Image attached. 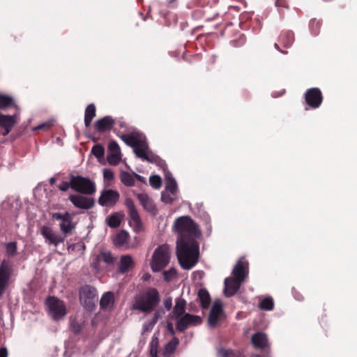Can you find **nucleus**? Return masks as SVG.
<instances>
[{
  "mask_svg": "<svg viewBox=\"0 0 357 357\" xmlns=\"http://www.w3.org/2000/svg\"><path fill=\"white\" fill-rule=\"evenodd\" d=\"M178 234L176 243V255L182 268L191 269L198 261L199 255L197 238L201 233L198 226L188 216L178 218L175 221Z\"/></svg>",
  "mask_w": 357,
  "mask_h": 357,
  "instance_id": "1",
  "label": "nucleus"
},
{
  "mask_svg": "<svg viewBox=\"0 0 357 357\" xmlns=\"http://www.w3.org/2000/svg\"><path fill=\"white\" fill-rule=\"evenodd\" d=\"M160 302V296L157 289L151 287L135 297L132 309L145 314L153 312Z\"/></svg>",
  "mask_w": 357,
  "mask_h": 357,
  "instance_id": "2",
  "label": "nucleus"
},
{
  "mask_svg": "<svg viewBox=\"0 0 357 357\" xmlns=\"http://www.w3.org/2000/svg\"><path fill=\"white\" fill-rule=\"evenodd\" d=\"M170 259L169 247L167 245L158 246L154 251L151 261V267L153 272H159L167 266Z\"/></svg>",
  "mask_w": 357,
  "mask_h": 357,
  "instance_id": "3",
  "label": "nucleus"
},
{
  "mask_svg": "<svg viewBox=\"0 0 357 357\" xmlns=\"http://www.w3.org/2000/svg\"><path fill=\"white\" fill-rule=\"evenodd\" d=\"M119 137L126 144L133 148L136 155L139 153V150L148 148L145 135L139 131H132L130 133L119 135Z\"/></svg>",
  "mask_w": 357,
  "mask_h": 357,
  "instance_id": "4",
  "label": "nucleus"
},
{
  "mask_svg": "<svg viewBox=\"0 0 357 357\" xmlns=\"http://www.w3.org/2000/svg\"><path fill=\"white\" fill-rule=\"evenodd\" d=\"M79 300L86 310L93 311L98 301L96 289L89 284L82 286L79 289Z\"/></svg>",
  "mask_w": 357,
  "mask_h": 357,
  "instance_id": "5",
  "label": "nucleus"
},
{
  "mask_svg": "<svg viewBox=\"0 0 357 357\" xmlns=\"http://www.w3.org/2000/svg\"><path fill=\"white\" fill-rule=\"evenodd\" d=\"M72 189L76 192L91 195L96 192L95 183L89 178L71 175Z\"/></svg>",
  "mask_w": 357,
  "mask_h": 357,
  "instance_id": "6",
  "label": "nucleus"
},
{
  "mask_svg": "<svg viewBox=\"0 0 357 357\" xmlns=\"http://www.w3.org/2000/svg\"><path fill=\"white\" fill-rule=\"evenodd\" d=\"M47 305L49 312L54 320H59L66 316V305L60 299L54 296H50L47 299Z\"/></svg>",
  "mask_w": 357,
  "mask_h": 357,
  "instance_id": "7",
  "label": "nucleus"
},
{
  "mask_svg": "<svg viewBox=\"0 0 357 357\" xmlns=\"http://www.w3.org/2000/svg\"><path fill=\"white\" fill-rule=\"evenodd\" d=\"M323 99L322 92L319 88H310L305 93V102L312 109L319 108Z\"/></svg>",
  "mask_w": 357,
  "mask_h": 357,
  "instance_id": "8",
  "label": "nucleus"
},
{
  "mask_svg": "<svg viewBox=\"0 0 357 357\" xmlns=\"http://www.w3.org/2000/svg\"><path fill=\"white\" fill-rule=\"evenodd\" d=\"M177 319L176 329L181 333L184 332L190 326H197L202 323L200 317L189 313H185Z\"/></svg>",
  "mask_w": 357,
  "mask_h": 357,
  "instance_id": "9",
  "label": "nucleus"
},
{
  "mask_svg": "<svg viewBox=\"0 0 357 357\" xmlns=\"http://www.w3.org/2000/svg\"><path fill=\"white\" fill-rule=\"evenodd\" d=\"M120 194L114 190L107 189L101 192L98 198V204L102 206L113 207L119 202Z\"/></svg>",
  "mask_w": 357,
  "mask_h": 357,
  "instance_id": "10",
  "label": "nucleus"
},
{
  "mask_svg": "<svg viewBox=\"0 0 357 357\" xmlns=\"http://www.w3.org/2000/svg\"><path fill=\"white\" fill-rule=\"evenodd\" d=\"M11 273L12 268L10 261L3 260L0 264V297L8 284Z\"/></svg>",
  "mask_w": 357,
  "mask_h": 357,
  "instance_id": "11",
  "label": "nucleus"
},
{
  "mask_svg": "<svg viewBox=\"0 0 357 357\" xmlns=\"http://www.w3.org/2000/svg\"><path fill=\"white\" fill-rule=\"evenodd\" d=\"M40 234L45 239V243L48 245H53L57 247L60 243L64 241V238L59 234H56L53 229L47 226H43L40 229Z\"/></svg>",
  "mask_w": 357,
  "mask_h": 357,
  "instance_id": "12",
  "label": "nucleus"
},
{
  "mask_svg": "<svg viewBox=\"0 0 357 357\" xmlns=\"http://www.w3.org/2000/svg\"><path fill=\"white\" fill-rule=\"evenodd\" d=\"M69 200L75 207L86 210L92 208L95 204L93 198L80 195H71Z\"/></svg>",
  "mask_w": 357,
  "mask_h": 357,
  "instance_id": "13",
  "label": "nucleus"
},
{
  "mask_svg": "<svg viewBox=\"0 0 357 357\" xmlns=\"http://www.w3.org/2000/svg\"><path fill=\"white\" fill-rule=\"evenodd\" d=\"M16 123L15 116L5 115L0 112V135H8Z\"/></svg>",
  "mask_w": 357,
  "mask_h": 357,
  "instance_id": "14",
  "label": "nucleus"
},
{
  "mask_svg": "<svg viewBox=\"0 0 357 357\" xmlns=\"http://www.w3.org/2000/svg\"><path fill=\"white\" fill-rule=\"evenodd\" d=\"M294 41V33L292 31L284 30L281 31L278 37V43H275L274 47L278 50L285 53L280 50V46L285 48L289 47Z\"/></svg>",
  "mask_w": 357,
  "mask_h": 357,
  "instance_id": "15",
  "label": "nucleus"
},
{
  "mask_svg": "<svg viewBox=\"0 0 357 357\" xmlns=\"http://www.w3.org/2000/svg\"><path fill=\"white\" fill-rule=\"evenodd\" d=\"M116 120L111 116H105L95 122L94 128L98 132L111 130L115 126Z\"/></svg>",
  "mask_w": 357,
  "mask_h": 357,
  "instance_id": "16",
  "label": "nucleus"
},
{
  "mask_svg": "<svg viewBox=\"0 0 357 357\" xmlns=\"http://www.w3.org/2000/svg\"><path fill=\"white\" fill-rule=\"evenodd\" d=\"M222 311L223 308L221 302L215 301L211 309L208 319V324L211 327L216 326Z\"/></svg>",
  "mask_w": 357,
  "mask_h": 357,
  "instance_id": "17",
  "label": "nucleus"
},
{
  "mask_svg": "<svg viewBox=\"0 0 357 357\" xmlns=\"http://www.w3.org/2000/svg\"><path fill=\"white\" fill-rule=\"evenodd\" d=\"M125 205L128 209V214L130 220L132 221L137 228L142 227V222L138 211L135 206L134 202L131 198H126Z\"/></svg>",
  "mask_w": 357,
  "mask_h": 357,
  "instance_id": "18",
  "label": "nucleus"
},
{
  "mask_svg": "<svg viewBox=\"0 0 357 357\" xmlns=\"http://www.w3.org/2000/svg\"><path fill=\"white\" fill-rule=\"evenodd\" d=\"M248 274V264L241 260L238 261L232 271L234 278H236L240 282H244L245 278Z\"/></svg>",
  "mask_w": 357,
  "mask_h": 357,
  "instance_id": "19",
  "label": "nucleus"
},
{
  "mask_svg": "<svg viewBox=\"0 0 357 357\" xmlns=\"http://www.w3.org/2000/svg\"><path fill=\"white\" fill-rule=\"evenodd\" d=\"M243 282H240L235 278H227L225 280V294L227 296L234 295L239 289Z\"/></svg>",
  "mask_w": 357,
  "mask_h": 357,
  "instance_id": "20",
  "label": "nucleus"
},
{
  "mask_svg": "<svg viewBox=\"0 0 357 357\" xmlns=\"http://www.w3.org/2000/svg\"><path fill=\"white\" fill-rule=\"evenodd\" d=\"M251 342L257 349H264L268 346V339L264 333L257 332L252 335Z\"/></svg>",
  "mask_w": 357,
  "mask_h": 357,
  "instance_id": "21",
  "label": "nucleus"
},
{
  "mask_svg": "<svg viewBox=\"0 0 357 357\" xmlns=\"http://www.w3.org/2000/svg\"><path fill=\"white\" fill-rule=\"evenodd\" d=\"M137 199L144 208L149 212L155 213L156 208L153 200L146 194H137Z\"/></svg>",
  "mask_w": 357,
  "mask_h": 357,
  "instance_id": "22",
  "label": "nucleus"
},
{
  "mask_svg": "<svg viewBox=\"0 0 357 357\" xmlns=\"http://www.w3.org/2000/svg\"><path fill=\"white\" fill-rule=\"evenodd\" d=\"M138 152L139 153H137V157L141 158L143 160L148 161L151 163H158L160 160L159 156L149 150V147L144 148L142 150H139Z\"/></svg>",
  "mask_w": 357,
  "mask_h": 357,
  "instance_id": "23",
  "label": "nucleus"
},
{
  "mask_svg": "<svg viewBox=\"0 0 357 357\" xmlns=\"http://www.w3.org/2000/svg\"><path fill=\"white\" fill-rule=\"evenodd\" d=\"M134 266V261L132 257L130 255H123L121 257L119 265V270L121 273H125L128 272L130 268H132Z\"/></svg>",
  "mask_w": 357,
  "mask_h": 357,
  "instance_id": "24",
  "label": "nucleus"
},
{
  "mask_svg": "<svg viewBox=\"0 0 357 357\" xmlns=\"http://www.w3.org/2000/svg\"><path fill=\"white\" fill-rule=\"evenodd\" d=\"M186 308V301L183 298H177L176 304L173 309V313L176 318L183 315Z\"/></svg>",
  "mask_w": 357,
  "mask_h": 357,
  "instance_id": "25",
  "label": "nucleus"
},
{
  "mask_svg": "<svg viewBox=\"0 0 357 357\" xmlns=\"http://www.w3.org/2000/svg\"><path fill=\"white\" fill-rule=\"evenodd\" d=\"M96 109L94 104H89L84 112V124L86 128L91 126L93 119L96 116Z\"/></svg>",
  "mask_w": 357,
  "mask_h": 357,
  "instance_id": "26",
  "label": "nucleus"
},
{
  "mask_svg": "<svg viewBox=\"0 0 357 357\" xmlns=\"http://www.w3.org/2000/svg\"><path fill=\"white\" fill-rule=\"evenodd\" d=\"M198 298L203 309H207L211 304V296L206 289H200L198 291Z\"/></svg>",
  "mask_w": 357,
  "mask_h": 357,
  "instance_id": "27",
  "label": "nucleus"
},
{
  "mask_svg": "<svg viewBox=\"0 0 357 357\" xmlns=\"http://www.w3.org/2000/svg\"><path fill=\"white\" fill-rule=\"evenodd\" d=\"M121 218L122 215L120 213H114L106 219L107 224L111 228H116L121 225Z\"/></svg>",
  "mask_w": 357,
  "mask_h": 357,
  "instance_id": "28",
  "label": "nucleus"
},
{
  "mask_svg": "<svg viewBox=\"0 0 357 357\" xmlns=\"http://www.w3.org/2000/svg\"><path fill=\"white\" fill-rule=\"evenodd\" d=\"M121 181L126 186L131 187L135 185L134 174H131L127 172H121L120 174Z\"/></svg>",
  "mask_w": 357,
  "mask_h": 357,
  "instance_id": "29",
  "label": "nucleus"
},
{
  "mask_svg": "<svg viewBox=\"0 0 357 357\" xmlns=\"http://www.w3.org/2000/svg\"><path fill=\"white\" fill-rule=\"evenodd\" d=\"M179 344V340L178 337H174L166 345L165 347V353L166 354H173L178 344Z\"/></svg>",
  "mask_w": 357,
  "mask_h": 357,
  "instance_id": "30",
  "label": "nucleus"
},
{
  "mask_svg": "<svg viewBox=\"0 0 357 357\" xmlns=\"http://www.w3.org/2000/svg\"><path fill=\"white\" fill-rule=\"evenodd\" d=\"M128 238V234L125 231H121L119 233L116 234L114 239V243L116 245H123L125 244Z\"/></svg>",
  "mask_w": 357,
  "mask_h": 357,
  "instance_id": "31",
  "label": "nucleus"
},
{
  "mask_svg": "<svg viewBox=\"0 0 357 357\" xmlns=\"http://www.w3.org/2000/svg\"><path fill=\"white\" fill-rule=\"evenodd\" d=\"M259 307L263 310H272L274 307V302L272 298L267 297L261 301Z\"/></svg>",
  "mask_w": 357,
  "mask_h": 357,
  "instance_id": "32",
  "label": "nucleus"
},
{
  "mask_svg": "<svg viewBox=\"0 0 357 357\" xmlns=\"http://www.w3.org/2000/svg\"><path fill=\"white\" fill-rule=\"evenodd\" d=\"M113 300V294L111 292H107L102 296L100 301V305L102 308L107 307Z\"/></svg>",
  "mask_w": 357,
  "mask_h": 357,
  "instance_id": "33",
  "label": "nucleus"
},
{
  "mask_svg": "<svg viewBox=\"0 0 357 357\" xmlns=\"http://www.w3.org/2000/svg\"><path fill=\"white\" fill-rule=\"evenodd\" d=\"M59 227L61 232L66 235L72 231L75 228V225L73 223V219H70V222H61Z\"/></svg>",
  "mask_w": 357,
  "mask_h": 357,
  "instance_id": "34",
  "label": "nucleus"
},
{
  "mask_svg": "<svg viewBox=\"0 0 357 357\" xmlns=\"http://www.w3.org/2000/svg\"><path fill=\"white\" fill-rule=\"evenodd\" d=\"M321 26V21L317 20V19H312L310 22V29L312 33L314 35L319 34L320 31V29Z\"/></svg>",
  "mask_w": 357,
  "mask_h": 357,
  "instance_id": "35",
  "label": "nucleus"
},
{
  "mask_svg": "<svg viewBox=\"0 0 357 357\" xmlns=\"http://www.w3.org/2000/svg\"><path fill=\"white\" fill-rule=\"evenodd\" d=\"M6 254L9 257H14L17 254V242L13 241L6 243Z\"/></svg>",
  "mask_w": 357,
  "mask_h": 357,
  "instance_id": "36",
  "label": "nucleus"
},
{
  "mask_svg": "<svg viewBox=\"0 0 357 357\" xmlns=\"http://www.w3.org/2000/svg\"><path fill=\"white\" fill-rule=\"evenodd\" d=\"M91 153L93 154L97 158H101L104 156L105 154V148L101 144H96L92 147Z\"/></svg>",
  "mask_w": 357,
  "mask_h": 357,
  "instance_id": "37",
  "label": "nucleus"
},
{
  "mask_svg": "<svg viewBox=\"0 0 357 357\" xmlns=\"http://www.w3.org/2000/svg\"><path fill=\"white\" fill-rule=\"evenodd\" d=\"M165 189L167 192H170L172 195H174L177 190V184L176 181L173 178H170L167 179Z\"/></svg>",
  "mask_w": 357,
  "mask_h": 357,
  "instance_id": "38",
  "label": "nucleus"
},
{
  "mask_svg": "<svg viewBox=\"0 0 357 357\" xmlns=\"http://www.w3.org/2000/svg\"><path fill=\"white\" fill-rule=\"evenodd\" d=\"M83 324L77 321L76 319H70V328L75 334H79L82 330Z\"/></svg>",
  "mask_w": 357,
  "mask_h": 357,
  "instance_id": "39",
  "label": "nucleus"
},
{
  "mask_svg": "<svg viewBox=\"0 0 357 357\" xmlns=\"http://www.w3.org/2000/svg\"><path fill=\"white\" fill-rule=\"evenodd\" d=\"M101 261H103L107 264H112L115 259L109 252H101L99 255Z\"/></svg>",
  "mask_w": 357,
  "mask_h": 357,
  "instance_id": "40",
  "label": "nucleus"
},
{
  "mask_svg": "<svg viewBox=\"0 0 357 357\" xmlns=\"http://www.w3.org/2000/svg\"><path fill=\"white\" fill-rule=\"evenodd\" d=\"M246 41V38L243 34H239L236 36V38L231 40V44L234 47H242Z\"/></svg>",
  "mask_w": 357,
  "mask_h": 357,
  "instance_id": "41",
  "label": "nucleus"
},
{
  "mask_svg": "<svg viewBox=\"0 0 357 357\" xmlns=\"http://www.w3.org/2000/svg\"><path fill=\"white\" fill-rule=\"evenodd\" d=\"M150 185L155 189H158L161 187L162 179L158 175H152L149 178Z\"/></svg>",
  "mask_w": 357,
  "mask_h": 357,
  "instance_id": "42",
  "label": "nucleus"
},
{
  "mask_svg": "<svg viewBox=\"0 0 357 357\" xmlns=\"http://www.w3.org/2000/svg\"><path fill=\"white\" fill-rule=\"evenodd\" d=\"M176 275L177 271L174 268H171L168 271H165L163 272L164 280L166 282L171 281L174 277L176 276Z\"/></svg>",
  "mask_w": 357,
  "mask_h": 357,
  "instance_id": "43",
  "label": "nucleus"
},
{
  "mask_svg": "<svg viewBox=\"0 0 357 357\" xmlns=\"http://www.w3.org/2000/svg\"><path fill=\"white\" fill-rule=\"evenodd\" d=\"M107 161L110 165H116L119 164L121 160V154L119 153H109L107 155Z\"/></svg>",
  "mask_w": 357,
  "mask_h": 357,
  "instance_id": "44",
  "label": "nucleus"
},
{
  "mask_svg": "<svg viewBox=\"0 0 357 357\" xmlns=\"http://www.w3.org/2000/svg\"><path fill=\"white\" fill-rule=\"evenodd\" d=\"M13 102L12 98L0 94V108L9 107Z\"/></svg>",
  "mask_w": 357,
  "mask_h": 357,
  "instance_id": "45",
  "label": "nucleus"
},
{
  "mask_svg": "<svg viewBox=\"0 0 357 357\" xmlns=\"http://www.w3.org/2000/svg\"><path fill=\"white\" fill-rule=\"evenodd\" d=\"M220 355L222 357H239V356L230 349H222L219 351Z\"/></svg>",
  "mask_w": 357,
  "mask_h": 357,
  "instance_id": "46",
  "label": "nucleus"
},
{
  "mask_svg": "<svg viewBox=\"0 0 357 357\" xmlns=\"http://www.w3.org/2000/svg\"><path fill=\"white\" fill-rule=\"evenodd\" d=\"M108 149H109V151L111 152L110 153H120V147H119V144H117V142L115 141H111L109 143Z\"/></svg>",
  "mask_w": 357,
  "mask_h": 357,
  "instance_id": "47",
  "label": "nucleus"
},
{
  "mask_svg": "<svg viewBox=\"0 0 357 357\" xmlns=\"http://www.w3.org/2000/svg\"><path fill=\"white\" fill-rule=\"evenodd\" d=\"M72 188L71 179L70 182L68 181H62L59 185L58 188L63 192H66L69 188Z\"/></svg>",
  "mask_w": 357,
  "mask_h": 357,
  "instance_id": "48",
  "label": "nucleus"
},
{
  "mask_svg": "<svg viewBox=\"0 0 357 357\" xmlns=\"http://www.w3.org/2000/svg\"><path fill=\"white\" fill-rule=\"evenodd\" d=\"M160 312L158 311L155 312L153 317L149 321V325L150 326L151 328H153L155 325V324L158 322L160 318Z\"/></svg>",
  "mask_w": 357,
  "mask_h": 357,
  "instance_id": "49",
  "label": "nucleus"
},
{
  "mask_svg": "<svg viewBox=\"0 0 357 357\" xmlns=\"http://www.w3.org/2000/svg\"><path fill=\"white\" fill-rule=\"evenodd\" d=\"M103 176L105 179L111 181L114 178V173L110 169H104Z\"/></svg>",
  "mask_w": 357,
  "mask_h": 357,
  "instance_id": "50",
  "label": "nucleus"
},
{
  "mask_svg": "<svg viewBox=\"0 0 357 357\" xmlns=\"http://www.w3.org/2000/svg\"><path fill=\"white\" fill-rule=\"evenodd\" d=\"M165 308L167 310H170L172 307V298L170 296L166 297L163 302Z\"/></svg>",
  "mask_w": 357,
  "mask_h": 357,
  "instance_id": "51",
  "label": "nucleus"
},
{
  "mask_svg": "<svg viewBox=\"0 0 357 357\" xmlns=\"http://www.w3.org/2000/svg\"><path fill=\"white\" fill-rule=\"evenodd\" d=\"M70 219H73V217L70 213L66 212L65 213H61L59 220H61V222H70Z\"/></svg>",
  "mask_w": 357,
  "mask_h": 357,
  "instance_id": "52",
  "label": "nucleus"
},
{
  "mask_svg": "<svg viewBox=\"0 0 357 357\" xmlns=\"http://www.w3.org/2000/svg\"><path fill=\"white\" fill-rule=\"evenodd\" d=\"M116 120L115 125L119 126L120 128L126 130L128 128L127 123L123 120V119H114Z\"/></svg>",
  "mask_w": 357,
  "mask_h": 357,
  "instance_id": "53",
  "label": "nucleus"
},
{
  "mask_svg": "<svg viewBox=\"0 0 357 357\" xmlns=\"http://www.w3.org/2000/svg\"><path fill=\"white\" fill-rule=\"evenodd\" d=\"M275 6L277 7H282V8H288L289 3L287 0H276L275 1Z\"/></svg>",
  "mask_w": 357,
  "mask_h": 357,
  "instance_id": "54",
  "label": "nucleus"
},
{
  "mask_svg": "<svg viewBox=\"0 0 357 357\" xmlns=\"http://www.w3.org/2000/svg\"><path fill=\"white\" fill-rule=\"evenodd\" d=\"M158 350H157V345L153 344V342H151V349H150V355L151 357H158L157 355Z\"/></svg>",
  "mask_w": 357,
  "mask_h": 357,
  "instance_id": "55",
  "label": "nucleus"
},
{
  "mask_svg": "<svg viewBox=\"0 0 357 357\" xmlns=\"http://www.w3.org/2000/svg\"><path fill=\"white\" fill-rule=\"evenodd\" d=\"M162 201L165 203H172L173 201V198L169 195H166L165 193L162 194L161 197Z\"/></svg>",
  "mask_w": 357,
  "mask_h": 357,
  "instance_id": "56",
  "label": "nucleus"
},
{
  "mask_svg": "<svg viewBox=\"0 0 357 357\" xmlns=\"http://www.w3.org/2000/svg\"><path fill=\"white\" fill-rule=\"evenodd\" d=\"M101 261L100 257L99 255H98L93 261L92 262V266L96 270H99V264L100 261Z\"/></svg>",
  "mask_w": 357,
  "mask_h": 357,
  "instance_id": "57",
  "label": "nucleus"
},
{
  "mask_svg": "<svg viewBox=\"0 0 357 357\" xmlns=\"http://www.w3.org/2000/svg\"><path fill=\"white\" fill-rule=\"evenodd\" d=\"M50 126V123H41V124L38 125V126H36L34 130H44L46 128H49Z\"/></svg>",
  "mask_w": 357,
  "mask_h": 357,
  "instance_id": "58",
  "label": "nucleus"
},
{
  "mask_svg": "<svg viewBox=\"0 0 357 357\" xmlns=\"http://www.w3.org/2000/svg\"><path fill=\"white\" fill-rule=\"evenodd\" d=\"M195 3L200 6H204L208 3V0H195Z\"/></svg>",
  "mask_w": 357,
  "mask_h": 357,
  "instance_id": "59",
  "label": "nucleus"
},
{
  "mask_svg": "<svg viewBox=\"0 0 357 357\" xmlns=\"http://www.w3.org/2000/svg\"><path fill=\"white\" fill-rule=\"evenodd\" d=\"M0 357H8L7 349L4 347L0 349Z\"/></svg>",
  "mask_w": 357,
  "mask_h": 357,
  "instance_id": "60",
  "label": "nucleus"
},
{
  "mask_svg": "<svg viewBox=\"0 0 357 357\" xmlns=\"http://www.w3.org/2000/svg\"><path fill=\"white\" fill-rule=\"evenodd\" d=\"M61 217L60 213H54L52 214V218L54 220H59Z\"/></svg>",
  "mask_w": 357,
  "mask_h": 357,
  "instance_id": "61",
  "label": "nucleus"
},
{
  "mask_svg": "<svg viewBox=\"0 0 357 357\" xmlns=\"http://www.w3.org/2000/svg\"><path fill=\"white\" fill-rule=\"evenodd\" d=\"M177 0H167V3L170 7H175L176 6Z\"/></svg>",
  "mask_w": 357,
  "mask_h": 357,
  "instance_id": "62",
  "label": "nucleus"
},
{
  "mask_svg": "<svg viewBox=\"0 0 357 357\" xmlns=\"http://www.w3.org/2000/svg\"><path fill=\"white\" fill-rule=\"evenodd\" d=\"M134 176H135V178H136L138 181H141V182H145V178H144L143 176H140V175H139V174H135V173H134Z\"/></svg>",
  "mask_w": 357,
  "mask_h": 357,
  "instance_id": "63",
  "label": "nucleus"
},
{
  "mask_svg": "<svg viewBox=\"0 0 357 357\" xmlns=\"http://www.w3.org/2000/svg\"><path fill=\"white\" fill-rule=\"evenodd\" d=\"M167 328L169 329V331H170V333L174 335V330L173 328V326L172 324H168L167 325Z\"/></svg>",
  "mask_w": 357,
  "mask_h": 357,
  "instance_id": "64",
  "label": "nucleus"
}]
</instances>
